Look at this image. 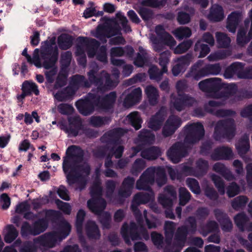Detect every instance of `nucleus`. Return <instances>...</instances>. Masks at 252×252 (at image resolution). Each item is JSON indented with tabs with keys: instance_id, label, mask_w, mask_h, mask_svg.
Masks as SVG:
<instances>
[{
	"instance_id": "f257e3e1",
	"label": "nucleus",
	"mask_w": 252,
	"mask_h": 252,
	"mask_svg": "<svg viewBox=\"0 0 252 252\" xmlns=\"http://www.w3.org/2000/svg\"><path fill=\"white\" fill-rule=\"evenodd\" d=\"M66 155L67 157L63 159V169L66 174L67 182L70 186L77 183L79 189L82 190L86 187V177L91 172L89 164H78L83 161L84 152L80 147L71 145L67 149Z\"/></svg>"
},
{
	"instance_id": "f03ea898",
	"label": "nucleus",
	"mask_w": 252,
	"mask_h": 252,
	"mask_svg": "<svg viewBox=\"0 0 252 252\" xmlns=\"http://www.w3.org/2000/svg\"><path fill=\"white\" fill-rule=\"evenodd\" d=\"M184 143L177 142L167 151V155L173 163H179L188 155V148L202 139L205 135L203 125L199 122L187 125L184 127Z\"/></svg>"
},
{
	"instance_id": "7ed1b4c3",
	"label": "nucleus",
	"mask_w": 252,
	"mask_h": 252,
	"mask_svg": "<svg viewBox=\"0 0 252 252\" xmlns=\"http://www.w3.org/2000/svg\"><path fill=\"white\" fill-rule=\"evenodd\" d=\"M49 38L41 43L39 49H34L32 58L29 54L25 56L29 63L33 64L37 68L43 67L46 69L53 66L56 60V54L53 51L57 46L56 38Z\"/></svg>"
},
{
	"instance_id": "20e7f679",
	"label": "nucleus",
	"mask_w": 252,
	"mask_h": 252,
	"mask_svg": "<svg viewBox=\"0 0 252 252\" xmlns=\"http://www.w3.org/2000/svg\"><path fill=\"white\" fill-rule=\"evenodd\" d=\"M121 233L125 242L127 245L131 244L130 239L132 241L149 239V234L146 228L141 224L138 229L137 224L134 222H130L129 226L125 223L122 228Z\"/></svg>"
},
{
	"instance_id": "39448f33",
	"label": "nucleus",
	"mask_w": 252,
	"mask_h": 252,
	"mask_svg": "<svg viewBox=\"0 0 252 252\" xmlns=\"http://www.w3.org/2000/svg\"><path fill=\"white\" fill-rule=\"evenodd\" d=\"M236 126L233 119L219 121L214 128V137L216 140L221 138L232 139L235 135Z\"/></svg>"
},
{
	"instance_id": "423d86ee",
	"label": "nucleus",
	"mask_w": 252,
	"mask_h": 252,
	"mask_svg": "<svg viewBox=\"0 0 252 252\" xmlns=\"http://www.w3.org/2000/svg\"><path fill=\"white\" fill-rule=\"evenodd\" d=\"M220 103L215 100H210L208 104L204 105L203 110L201 107H198L194 109V116L198 118H202L205 116L206 113L216 116L217 117H225L233 116L236 115V112L231 109H215L213 107L220 106Z\"/></svg>"
},
{
	"instance_id": "0eeeda50",
	"label": "nucleus",
	"mask_w": 252,
	"mask_h": 252,
	"mask_svg": "<svg viewBox=\"0 0 252 252\" xmlns=\"http://www.w3.org/2000/svg\"><path fill=\"white\" fill-rule=\"evenodd\" d=\"M96 72L91 69L88 73L90 80L94 83V85L97 87L99 92L104 93L112 89L115 87L114 81L111 78L110 75L107 74L104 77L100 75H96Z\"/></svg>"
},
{
	"instance_id": "6e6552de",
	"label": "nucleus",
	"mask_w": 252,
	"mask_h": 252,
	"mask_svg": "<svg viewBox=\"0 0 252 252\" xmlns=\"http://www.w3.org/2000/svg\"><path fill=\"white\" fill-rule=\"evenodd\" d=\"M221 79L219 78H211L205 79L198 83V87L203 92L214 93L218 96L222 89Z\"/></svg>"
},
{
	"instance_id": "1a4fd4ad",
	"label": "nucleus",
	"mask_w": 252,
	"mask_h": 252,
	"mask_svg": "<svg viewBox=\"0 0 252 252\" xmlns=\"http://www.w3.org/2000/svg\"><path fill=\"white\" fill-rule=\"evenodd\" d=\"M126 132L121 127L114 128L106 132L100 138L102 143L107 145L117 146L120 143L121 138Z\"/></svg>"
},
{
	"instance_id": "9d476101",
	"label": "nucleus",
	"mask_w": 252,
	"mask_h": 252,
	"mask_svg": "<svg viewBox=\"0 0 252 252\" xmlns=\"http://www.w3.org/2000/svg\"><path fill=\"white\" fill-rule=\"evenodd\" d=\"M68 125H62L61 129L70 136L76 137L83 127L81 118L79 116H70L67 118Z\"/></svg>"
},
{
	"instance_id": "9b49d317",
	"label": "nucleus",
	"mask_w": 252,
	"mask_h": 252,
	"mask_svg": "<svg viewBox=\"0 0 252 252\" xmlns=\"http://www.w3.org/2000/svg\"><path fill=\"white\" fill-rule=\"evenodd\" d=\"M116 98L115 92H111L103 96H100L96 101L98 104L97 108L105 113H113Z\"/></svg>"
},
{
	"instance_id": "f8f14e48",
	"label": "nucleus",
	"mask_w": 252,
	"mask_h": 252,
	"mask_svg": "<svg viewBox=\"0 0 252 252\" xmlns=\"http://www.w3.org/2000/svg\"><path fill=\"white\" fill-rule=\"evenodd\" d=\"M117 35H122L120 26L115 25L106 28L103 26L99 25L97 27L95 37L104 43L107 41L106 37L110 38Z\"/></svg>"
},
{
	"instance_id": "ddd939ff",
	"label": "nucleus",
	"mask_w": 252,
	"mask_h": 252,
	"mask_svg": "<svg viewBox=\"0 0 252 252\" xmlns=\"http://www.w3.org/2000/svg\"><path fill=\"white\" fill-rule=\"evenodd\" d=\"M58 241H60V238L57 232L54 231L46 232L33 239L34 243H37L41 246L49 248L54 247Z\"/></svg>"
},
{
	"instance_id": "4468645a",
	"label": "nucleus",
	"mask_w": 252,
	"mask_h": 252,
	"mask_svg": "<svg viewBox=\"0 0 252 252\" xmlns=\"http://www.w3.org/2000/svg\"><path fill=\"white\" fill-rule=\"evenodd\" d=\"M180 118L175 115L170 116L166 121L162 129V134L165 137L173 134L181 124Z\"/></svg>"
},
{
	"instance_id": "2eb2a0df",
	"label": "nucleus",
	"mask_w": 252,
	"mask_h": 252,
	"mask_svg": "<svg viewBox=\"0 0 252 252\" xmlns=\"http://www.w3.org/2000/svg\"><path fill=\"white\" fill-rule=\"evenodd\" d=\"M214 214L215 218L220 223L222 230L225 232H230L233 228L232 222L228 215L220 209H215Z\"/></svg>"
},
{
	"instance_id": "dca6fc26",
	"label": "nucleus",
	"mask_w": 252,
	"mask_h": 252,
	"mask_svg": "<svg viewBox=\"0 0 252 252\" xmlns=\"http://www.w3.org/2000/svg\"><path fill=\"white\" fill-rule=\"evenodd\" d=\"M77 39L80 43L86 47L89 58H93L95 56L100 45L99 41L94 38L82 36L79 37Z\"/></svg>"
},
{
	"instance_id": "f3484780",
	"label": "nucleus",
	"mask_w": 252,
	"mask_h": 252,
	"mask_svg": "<svg viewBox=\"0 0 252 252\" xmlns=\"http://www.w3.org/2000/svg\"><path fill=\"white\" fill-rule=\"evenodd\" d=\"M106 201L103 198L92 197L87 201V207L95 215H100L106 207Z\"/></svg>"
},
{
	"instance_id": "a211bd4d",
	"label": "nucleus",
	"mask_w": 252,
	"mask_h": 252,
	"mask_svg": "<svg viewBox=\"0 0 252 252\" xmlns=\"http://www.w3.org/2000/svg\"><path fill=\"white\" fill-rule=\"evenodd\" d=\"M233 154L231 148L221 146L214 149L211 155V158L214 160L222 159L228 160L233 158Z\"/></svg>"
},
{
	"instance_id": "6ab92c4d",
	"label": "nucleus",
	"mask_w": 252,
	"mask_h": 252,
	"mask_svg": "<svg viewBox=\"0 0 252 252\" xmlns=\"http://www.w3.org/2000/svg\"><path fill=\"white\" fill-rule=\"evenodd\" d=\"M75 106L79 112L83 116L92 114L94 111L95 105L89 99H79L75 103Z\"/></svg>"
},
{
	"instance_id": "aec40b11",
	"label": "nucleus",
	"mask_w": 252,
	"mask_h": 252,
	"mask_svg": "<svg viewBox=\"0 0 252 252\" xmlns=\"http://www.w3.org/2000/svg\"><path fill=\"white\" fill-rule=\"evenodd\" d=\"M142 96V90L139 87L132 90L128 94L124 100V105L129 107L139 102Z\"/></svg>"
},
{
	"instance_id": "412c9836",
	"label": "nucleus",
	"mask_w": 252,
	"mask_h": 252,
	"mask_svg": "<svg viewBox=\"0 0 252 252\" xmlns=\"http://www.w3.org/2000/svg\"><path fill=\"white\" fill-rule=\"evenodd\" d=\"M134 183L135 179L133 177L128 176L125 178L118 191L119 196L126 198L129 197L131 194Z\"/></svg>"
},
{
	"instance_id": "4be33fe9",
	"label": "nucleus",
	"mask_w": 252,
	"mask_h": 252,
	"mask_svg": "<svg viewBox=\"0 0 252 252\" xmlns=\"http://www.w3.org/2000/svg\"><path fill=\"white\" fill-rule=\"evenodd\" d=\"M155 135L150 130L143 129L140 132L136 143H140L143 146L150 145L155 141Z\"/></svg>"
},
{
	"instance_id": "5701e85b",
	"label": "nucleus",
	"mask_w": 252,
	"mask_h": 252,
	"mask_svg": "<svg viewBox=\"0 0 252 252\" xmlns=\"http://www.w3.org/2000/svg\"><path fill=\"white\" fill-rule=\"evenodd\" d=\"M189 229L187 226L182 225L179 227L174 236V244L183 248L184 246L187 235L189 233Z\"/></svg>"
},
{
	"instance_id": "b1692460",
	"label": "nucleus",
	"mask_w": 252,
	"mask_h": 252,
	"mask_svg": "<svg viewBox=\"0 0 252 252\" xmlns=\"http://www.w3.org/2000/svg\"><path fill=\"white\" fill-rule=\"evenodd\" d=\"M241 13L238 11H233L228 16L226 28L229 32H235L236 28L241 21Z\"/></svg>"
},
{
	"instance_id": "393cba45",
	"label": "nucleus",
	"mask_w": 252,
	"mask_h": 252,
	"mask_svg": "<svg viewBox=\"0 0 252 252\" xmlns=\"http://www.w3.org/2000/svg\"><path fill=\"white\" fill-rule=\"evenodd\" d=\"M139 52L137 53L133 61L134 64L138 67L147 65L149 62V56L146 50L142 46L138 48Z\"/></svg>"
},
{
	"instance_id": "a878e982",
	"label": "nucleus",
	"mask_w": 252,
	"mask_h": 252,
	"mask_svg": "<svg viewBox=\"0 0 252 252\" xmlns=\"http://www.w3.org/2000/svg\"><path fill=\"white\" fill-rule=\"evenodd\" d=\"M86 233L90 240H98L100 237V233L98 226L94 221H88L85 225Z\"/></svg>"
},
{
	"instance_id": "bb28decb",
	"label": "nucleus",
	"mask_w": 252,
	"mask_h": 252,
	"mask_svg": "<svg viewBox=\"0 0 252 252\" xmlns=\"http://www.w3.org/2000/svg\"><path fill=\"white\" fill-rule=\"evenodd\" d=\"M222 85L224 90L219 93L218 98L227 99L234 95L238 91L237 86L234 83H222Z\"/></svg>"
},
{
	"instance_id": "cd10ccee",
	"label": "nucleus",
	"mask_w": 252,
	"mask_h": 252,
	"mask_svg": "<svg viewBox=\"0 0 252 252\" xmlns=\"http://www.w3.org/2000/svg\"><path fill=\"white\" fill-rule=\"evenodd\" d=\"M53 51L55 52V54H56V60L53 66L48 69L50 70L45 72V76L46 80L45 84L47 86L48 84H50L54 82L55 80V76L57 73L58 71L57 67L56 66V64L58 61L59 56V51L57 45L54 47V49Z\"/></svg>"
},
{
	"instance_id": "c85d7f7f",
	"label": "nucleus",
	"mask_w": 252,
	"mask_h": 252,
	"mask_svg": "<svg viewBox=\"0 0 252 252\" xmlns=\"http://www.w3.org/2000/svg\"><path fill=\"white\" fill-rule=\"evenodd\" d=\"M141 156L147 160H153L156 159L161 155L159 148L156 146H152L144 149L140 153Z\"/></svg>"
},
{
	"instance_id": "c756f323",
	"label": "nucleus",
	"mask_w": 252,
	"mask_h": 252,
	"mask_svg": "<svg viewBox=\"0 0 252 252\" xmlns=\"http://www.w3.org/2000/svg\"><path fill=\"white\" fill-rule=\"evenodd\" d=\"M235 146L238 154L241 157L245 155L248 152L250 148L249 137L247 135L242 136Z\"/></svg>"
},
{
	"instance_id": "7c9ffc66",
	"label": "nucleus",
	"mask_w": 252,
	"mask_h": 252,
	"mask_svg": "<svg viewBox=\"0 0 252 252\" xmlns=\"http://www.w3.org/2000/svg\"><path fill=\"white\" fill-rule=\"evenodd\" d=\"M209 19L214 22H220L224 18L223 10L220 5H215L213 6L208 16Z\"/></svg>"
},
{
	"instance_id": "2f4dec72",
	"label": "nucleus",
	"mask_w": 252,
	"mask_h": 252,
	"mask_svg": "<svg viewBox=\"0 0 252 252\" xmlns=\"http://www.w3.org/2000/svg\"><path fill=\"white\" fill-rule=\"evenodd\" d=\"M21 90L29 95L31 96L33 94L35 95L39 94L38 86L31 80H26L23 82L21 86Z\"/></svg>"
},
{
	"instance_id": "473e14b6",
	"label": "nucleus",
	"mask_w": 252,
	"mask_h": 252,
	"mask_svg": "<svg viewBox=\"0 0 252 252\" xmlns=\"http://www.w3.org/2000/svg\"><path fill=\"white\" fill-rule=\"evenodd\" d=\"M145 92L150 104L152 106L157 105L159 97L158 89L152 85H149L146 87Z\"/></svg>"
},
{
	"instance_id": "72a5a7b5",
	"label": "nucleus",
	"mask_w": 252,
	"mask_h": 252,
	"mask_svg": "<svg viewBox=\"0 0 252 252\" xmlns=\"http://www.w3.org/2000/svg\"><path fill=\"white\" fill-rule=\"evenodd\" d=\"M111 122V118L109 116H92L90 118L89 123L94 127H100L107 125Z\"/></svg>"
},
{
	"instance_id": "f704fd0d",
	"label": "nucleus",
	"mask_w": 252,
	"mask_h": 252,
	"mask_svg": "<svg viewBox=\"0 0 252 252\" xmlns=\"http://www.w3.org/2000/svg\"><path fill=\"white\" fill-rule=\"evenodd\" d=\"M73 38L68 34L63 33L58 38V44L59 48L63 50L69 49L73 44Z\"/></svg>"
},
{
	"instance_id": "c9c22d12",
	"label": "nucleus",
	"mask_w": 252,
	"mask_h": 252,
	"mask_svg": "<svg viewBox=\"0 0 252 252\" xmlns=\"http://www.w3.org/2000/svg\"><path fill=\"white\" fill-rule=\"evenodd\" d=\"M89 80L82 75L76 74L72 76V81L73 84L78 87L90 88L92 84L94 85V83L91 81L88 76Z\"/></svg>"
},
{
	"instance_id": "e433bc0d",
	"label": "nucleus",
	"mask_w": 252,
	"mask_h": 252,
	"mask_svg": "<svg viewBox=\"0 0 252 252\" xmlns=\"http://www.w3.org/2000/svg\"><path fill=\"white\" fill-rule=\"evenodd\" d=\"M32 224L36 236H37L46 230L49 225V222L46 218H42L33 221Z\"/></svg>"
},
{
	"instance_id": "4c0bfd02",
	"label": "nucleus",
	"mask_w": 252,
	"mask_h": 252,
	"mask_svg": "<svg viewBox=\"0 0 252 252\" xmlns=\"http://www.w3.org/2000/svg\"><path fill=\"white\" fill-rule=\"evenodd\" d=\"M194 51L195 55H198L199 58H204L210 52V48L209 46L204 44L201 40H198L195 44Z\"/></svg>"
},
{
	"instance_id": "58836bf2",
	"label": "nucleus",
	"mask_w": 252,
	"mask_h": 252,
	"mask_svg": "<svg viewBox=\"0 0 252 252\" xmlns=\"http://www.w3.org/2000/svg\"><path fill=\"white\" fill-rule=\"evenodd\" d=\"M58 230L56 231L60 238V242L64 239L69 234L71 225L65 220L61 221L58 225Z\"/></svg>"
},
{
	"instance_id": "ea45409f",
	"label": "nucleus",
	"mask_w": 252,
	"mask_h": 252,
	"mask_svg": "<svg viewBox=\"0 0 252 252\" xmlns=\"http://www.w3.org/2000/svg\"><path fill=\"white\" fill-rule=\"evenodd\" d=\"M154 193L153 190L148 192H139L133 197L134 201H137L140 204H146L154 199Z\"/></svg>"
},
{
	"instance_id": "a19ab883",
	"label": "nucleus",
	"mask_w": 252,
	"mask_h": 252,
	"mask_svg": "<svg viewBox=\"0 0 252 252\" xmlns=\"http://www.w3.org/2000/svg\"><path fill=\"white\" fill-rule=\"evenodd\" d=\"M175 228L174 222L172 221H166L165 223V243L167 245H171L172 239L174 236Z\"/></svg>"
},
{
	"instance_id": "79ce46f5",
	"label": "nucleus",
	"mask_w": 252,
	"mask_h": 252,
	"mask_svg": "<svg viewBox=\"0 0 252 252\" xmlns=\"http://www.w3.org/2000/svg\"><path fill=\"white\" fill-rule=\"evenodd\" d=\"M155 175V181L158 187H161L166 183L167 178L164 168L158 166L156 168Z\"/></svg>"
},
{
	"instance_id": "37998d69",
	"label": "nucleus",
	"mask_w": 252,
	"mask_h": 252,
	"mask_svg": "<svg viewBox=\"0 0 252 252\" xmlns=\"http://www.w3.org/2000/svg\"><path fill=\"white\" fill-rule=\"evenodd\" d=\"M209 168V163L206 160L202 158L198 159L196 162L195 169L198 177L204 176L207 172Z\"/></svg>"
},
{
	"instance_id": "c03bdc74",
	"label": "nucleus",
	"mask_w": 252,
	"mask_h": 252,
	"mask_svg": "<svg viewBox=\"0 0 252 252\" xmlns=\"http://www.w3.org/2000/svg\"><path fill=\"white\" fill-rule=\"evenodd\" d=\"M248 202V198L245 195H239L231 202L232 207L236 211L243 209Z\"/></svg>"
},
{
	"instance_id": "a18cd8bd",
	"label": "nucleus",
	"mask_w": 252,
	"mask_h": 252,
	"mask_svg": "<svg viewBox=\"0 0 252 252\" xmlns=\"http://www.w3.org/2000/svg\"><path fill=\"white\" fill-rule=\"evenodd\" d=\"M235 223L241 231L245 230L246 223L249 221V218L244 213L237 214L234 218Z\"/></svg>"
},
{
	"instance_id": "49530a36",
	"label": "nucleus",
	"mask_w": 252,
	"mask_h": 252,
	"mask_svg": "<svg viewBox=\"0 0 252 252\" xmlns=\"http://www.w3.org/2000/svg\"><path fill=\"white\" fill-rule=\"evenodd\" d=\"M217 42L220 48H227L229 47L231 40L226 33L217 32L216 34Z\"/></svg>"
},
{
	"instance_id": "de8ad7c7",
	"label": "nucleus",
	"mask_w": 252,
	"mask_h": 252,
	"mask_svg": "<svg viewBox=\"0 0 252 252\" xmlns=\"http://www.w3.org/2000/svg\"><path fill=\"white\" fill-rule=\"evenodd\" d=\"M127 118L131 125L134 127L136 130H138L141 127L142 120L138 112L135 111L130 113L127 116Z\"/></svg>"
},
{
	"instance_id": "09e8293b",
	"label": "nucleus",
	"mask_w": 252,
	"mask_h": 252,
	"mask_svg": "<svg viewBox=\"0 0 252 252\" xmlns=\"http://www.w3.org/2000/svg\"><path fill=\"white\" fill-rule=\"evenodd\" d=\"M191 195L189 190L184 187H181L179 189V205L185 206L190 200Z\"/></svg>"
},
{
	"instance_id": "8fccbe9b",
	"label": "nucleus",
	"mask_w": 252,
	"mask_h": 252,
	"mask_svg": "<svg viewBox=\"0 0 252 252\" xmlns=\"http://www.w3.org/2000/svg\"><path fill=\"white\" fill-rule=\"evenodd\" d=\"M18 236V231L12 224L7 226V232L4 236V240L5 243H12Z\"/></svg>"
},
{
	"instance_id": "3c124183",
	"label": "nucleus",
	"mask_w": 252,
	"mask_h": 252,
	"mask_svg": "<svg viewBox=\"0 0 252 252\" xmlns=\"http://www.w3.org/2000/svg\"><path fill=\"white\" fill-rule=\"evenodd\" d=\"M21 235L23 237L29 236H36L32 223L31 224L28 221H24L21 227Z\"/></svg>"
},
{
	"instance_id": "603ef678",
	"label": "nucleus",
	"mask_w": 252,
	"mask_h": 252,
	"mask_svg": "<svg viewBox=\"0 0 252 252\" xmlns=\"http://www.w3.org/2000/svg\"><path fill=\"white\" fill-rule=\"evenodd\" d=\"M34 241L30 240L25 241L23 245L19 248V252H37L38 247Z\"/></svg>"
},
{
	"instance_id": "864d4df0",
	"label": "nucleus",
	"mask_w": 252,
	"mask_h": 252,
	"mask_svg": "<svg viewBox=\"0 0 252 252\" xmlns=\"http://www.w3.org/2000/svg\"><path fill=\"white\" fill-rule=\"evenodd\" d=\"M156 170L155 167H149L142 173L140 177L152 185L155 182Z\"/></svg>"
},
{
	"instance_id": "5fc2aeb1",
	"label": "nucleus",
	"mask_w": 252,
	"mask_h": 252,
	"mask_svg": "<svg viewBox=\"0 0 252 252\" xmlns=\"http://www.w3.org/2000/svg\"><path fill=\"white\" fill-rule=\"evenodd\" d=\"M171 56V52L166 50L161 52L159 55V64L163 68V72H167V65L169 62Z\"/></svg>"
},
{
	"instance_id": "6e6d98bb",
	"label": "nucleus",
	"mask_w": 252,
	"mask_h": 252,
	"mask_svg": "<svg viewBox=\"0 0 252 252\" xmlns=\"http://www.w3.org/2000/svg\"><path fill=\"white\" fill-rule=\"evenodd\" d=\"M98 216V219L103 228L109 229L111 227V216L108 212H102Z\"/></svg>"
},
{
	"instance_id": "4d7b16f0",
	"label": "nucleus",
	"mask_w": 252,
	"mask_h": 252,
	"mask_svg": "<svg viewBox=\"0 0 252 252\" xmlns=\"http://www.w3.org/2000/svg\"><path fill=\"white\" fill-rule=\"evenodd\" d=\"M167 72H163V68L161 70L156 65L151 67L148 70L150 78L151 80H155L156 81H159L161 79L163 73Z\"/></svg>"
},
{
	"instance_id": "13d9d810",
	"label": "nucleus",
	"mask_w": 252,
	"mask_h": 252,
	"mask_svg": "<svg viewBox=\"0 0 252 252\" xmlns=\"http://www.w3.org/2000/svg\"><path fill=\"white\" fill-rule=\"evenodd\" d=\"M211 179L220 194V195L224 194L225 184L221 178L217 175L213 174L211 176Z\"/></svg>"
},
{
	"instance_id": "bf43d9fd",
	"label": "nucleus",
	"mask_w": 252,
	"mask_h": 252,
	"mask_svg": "<svg viewBox=\"0 0 252 252\" xmlns=\"http://www.w3.org/2000/svg\"><path fill=\"white\" fill-rule=\"evenodd\" d=\"M86 216V212L82 209H80L76 215L75 227L77 232L81 233L83 231V224Z\"/></svg>"
},
{
	"instance_id": "052dcab7",
	"label": "nucleus",
	"mask_w": 252,
	"mask_h": 252,
	"mask_svg": "<svg viewBox=\"0 0 252 252\" xmlns=\"http://www.w3.org/2000/svg\"><path fill=\"white\" fill-rule=\"evenodd\" d=\"M163 122L162 118L157 114L153 116L150 120L148 124L149 128L154 130L160 129Z\"/></svg>"
},
{
	"instance_id": "680f3d73",
	"label": "nucleus",
	"mask_w": 252,
	"mask_h": 252,
	"mask_svg": "<svg viewBox=\"0 0 252 252\" xmlns=\"http://www.w3.org/2000/svg\"><path fill=\"white\" fill-rule=\"evenodd\" d=\"M72 59V53L67 51L61 55L60 63L62 70L66 69L70 64Z\"/></svg>"
},
{
	"instance_id": "e2e57ef3",
	"label": "nucleus",
	"mask_w": 252,
	"mask_h": 252,
	"mask_svg": "<svg viewBox=\"0 0 252 252\" xmlns=\"http://www.w3.org/2000/svg\"><path fill=\"white\" fill-rule=\"evenodd\" d=\"M145 168V162L142 159L135 160L131 167L130 172L133 175L137 176Z\"/></svg>"
},
{
	"instance_id": "0e129e2a",
	"label": "nucleus",
	"mask_w": 252,
	"mask_h": 252,
	"mask_svg": "<svg viewBox=\"0 0 252 252\" xmlns=\"http://www.w3.org/2000/svg\"><path fill=\"white\" fill-rule=\"evenodd\" d=\"M186 183L188 187L193 193L196 194L200 193V187L197 180L193 178H188L187 179Z\"/></svg>"
},
{
	"instance_id": "69168bd1",
	"label": "nucleus",
	"mask_w": 252,
	"mask_h": 252,
	"mask_svg": "<svg viewBox=\"0 0 252 252\" xmlns=\"http://www.w3.org/2000/svg\"><path fill=\"white\" fill-rule=\"evenodd\" d=\"M230 66L231 67L235 74H236L238 78L244 79V77H242L245 75L244 74L245 69L244 70V64L243 63L235 62L232 63Z\"/></svg>"
},
{
	"instance_id": "338daca9",
	"label": "nucleus",
	"mask_w": 252,
	"mask_h": 252,
	"mask_svg": "<svg viewBox=\"0 0 252 252\" xmlns=\"http://www.w3.org/2000/svg\"><path fill=\"white\" fill-rule=\"evenodd\" d=\"M174 199L167 196L166 194H160L158 197V201L164 208H170L173 205Z\"/></svg>"
},
{
	"instance_id": "774afa93",
	"label": "nucleus",
	"mask_w": 252,
	"mask_h": 252,
	"mask_svg": "<svg viewBox=\"0 0 252 252\" xmlns=\"http://www.w3.org/2000/svg\"><path fill=\"white\" fill-rule=\"evenodd\" d=\"M72 95L71 93L67 89L58 91L54 95L55 98L59 101L62 102L68 99Z\"/></svg>"
}]
</instances>
